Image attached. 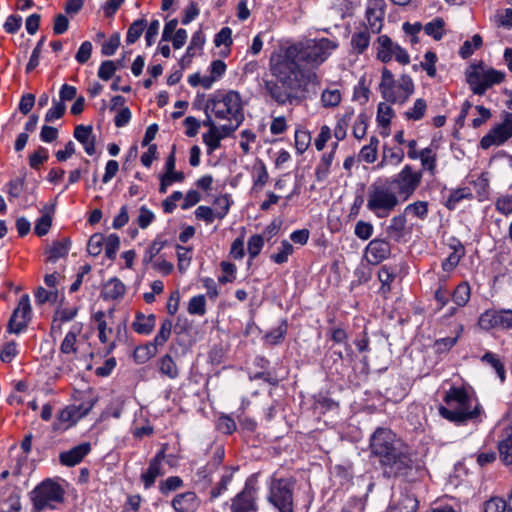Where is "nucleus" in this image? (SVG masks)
Returning a JSON list of instances; mask_svg holds the SVG:
<instances>
[{"label": "nucleus", "instance_id": "1", "mask_svg": "<svg viewBox=\"0 0 512 512\" xmlns=\"http://www.w3.org/2000/svg\"><path fill=\"white\" fill-rule=\"evenodd\" d=\"M371 454L387 478H409L417 470L410 448L389 428L378 427L370 436Z\"/></svg>", "mask_w": 512, "mask_h": 512}, {"label": "nucleus", "instance_id": "2", "mask_svg": "<svg viewBox=\"0 0 512 512\" xmlns=\"http://www.w3.org/2000/svg\"><path fill=\"white\" fill-rule=\"evenodd\" d=\"M271 78H263L265 96L279 106L298 105L302 102L300 93L317 79L312 71H295L279 57L270 63Z\"/></svg>", "mask_w": 512, "mask_h": 512}, {"label": "nucleus", "instance_id": "3", "mask_svg": "<svg viewBox=\"0 0 512 512\" xmlns=\"http://www.w3.org/2000/svg\"><path fill=\"white\" fill-rule=\"evenodd\" d=\"M338 48V42L328 39H307L288 46L279 58L295 71L315 72Z\"/></svg>", "mask_w": 512, "mask_h": 512}, {"label": "nucleus", "instance_id": "4", "mask_svg": "<svg viewBox=\"0 0 512 512\" xmlns=\"http://www.w3.org/2000/svg\"><path fill=\"white\" fill-rule=\"evenodd\" d=\"M443 402L438 407L439 415L456 425H464L481 414L479 403L465 386L450 387L445 392Z\"/></svg>", "mask_w": 512, "mask_h": 512}, {"label": "nucleus", "instance_id": "5", "mask_svg": "<svg viewBox=\"0 0 512 512\" xmlns=\"http://www.w3.org/2000/svg\"><path fill=\"white\" fill-rule=\"evenodd\" d=\"M211 111L218 119L235 120L240 125L244 120L242 99L237 91L214 92L207 100L204 112Z\"/></svg>", "mask_w": 512, "mask_h": 512}, {"label": "nucleus", "instance_id": "6", "mask_svg": "<svg viewBox=\"0 0 512 512\" xmlns=\"http://www.w3.org/2000/svg\"><path fill=\"white\" fill-rule=\"evenodd\" d=\"M399 204L397 193L385 180L370 185L366 206L377 218H387Z\"/></svg>", "mask_w": 512, "mask_h": 512}, {"label": "nucleus", "instance_id": "7", "mask_svg": "<svg viewBox=\"0 0 512 512\" xmlns=\"http://www.w3.org/2000/svg\"><path fill=\"white\" fill-rule=\"evenodd\" d=\"M379 90L386 102L403 105L414 93L415 85L408 74L401 75L399 80L396 81L393 73L384 67Z\"/></svg>", "mask_w": 512, "mask_h": 512}, {"label": "nucleus", "instance_id": "8", "mask_svg": "<svg viewBox=\"0 0 512 512\" xmlns=\"http://www.w3.org/2000/svg\"><path fill=\"white\" fill-rule=\"evenodd\" d=\"M30 499L36 512L57 510L65 501V490L59 482L48 478L30 492Z\"/></svg>", "mask_w": 512, "mask_h": 512}, {"label": "nucleus", "instance_id": "9", "mask_svg": "<svg viewBox=\"0 0 512 512\" xmlns=\"http://www.w3.org/2000/svg\"><path fill=\"white\" fill-rule=\"evenodd\" d=\"M505 73L485 65L483 62L471 65L466 71V81L471 91L483 95L494 85L505 80Z\"/></svg>", "mask_w": 512, "mask_h": 512}, {"label": "nucleus", "instance_id": "10", "mask_svg": "<svg viewBox=\"0 0 512 512\" xmlns=\"http://www.w3.org/2000/svg\"><path fill=\"white\" fill-rule=\"evenodd\" d=\"M294 487L293 478L271 476L267 500L277 512H294Z\"/></svg>", "mask_w": 512, "mask_h": 512}, {"label": "nucleus", "instance_id": "11", "mask_svg": "<svg viewBox=\"0 0 512 512\" xmlns=\"http://www.w3.org/2000/svg\"><path fill=\"white\" fill-rule=\"evenodd\" d=\"M422 180V172L414 171L411 165H405L402 170L385 181L392 187L403 201L408 200L419 187Z\"/></svg>", "mask_w": 512, "mask_h": 512}, {"label": "nucleus", "instance_id": "12", "mask_svg": "<svg viewBox=\"0 0 512 512\" xmlns=\"http://www.w3.org/2000/svg\"><path fill=\"white\" fill-rule=\"evenodd\" d=\"M258 493V473H254L246 479L243 489L231 498V512H257Z\"/></svg>", "mask_w": 512, "mask_h": 512}, {"label": "nucleus", "instance_id": "13", "mask_svg": "<svg viewBox=\"0 0 512 512\" xmlns=\"http://www.w3.org/2000/svg\"><path fill=\"white\" fill-rule=\"evenodd\" d=\"M32 318V308L28 294H23L18 301L16 308L7 324V332L10 334H20L24 332Z\"/></svg>", "mask_w": 512, "mask_h": 512}, {"label": "nucleus", "instance_id": "14", "mask_svg": "<svg viewBox=\"0 0 512 512\" xmlns=\"http://www.w3.org/2000/svg\"><path fill=\"white\" fill-rule=\"evenodd\" d=\"M377 58L383 63L390 62L393 58L402 65L410 62V57L407 51L387 35H381L377 39Z\"/></svg>", "mask_w": 512, "mask_h": 512}, {"label": "nucleus", "instance_id": "15", "mask_svg": "<svg viewBox=\"0 0 512 512\" xmlns=\"http://www.w3.org/2000/svg\"><path fill=\"white\" fill-rule=\"evenodd\" d=\"M512 137V113L504 112L501 123L495 125L488 134L480 140V146L488 149L493 145H502Z\"/></svg>", "mask_w": 512, "mask_h": 512}, {"label": "nucleus", "instance_id": "16", "mask_svg": "<svg viewBox=\"0 0 512 512\" xmlns=\"http://www.w3.org/2000/svg\"><path fill=\"white\" fill-rule=\"evenodd\" d=\"M478 326L485 331L492 329H512V310L488 309L480 314Z\"/></svg>", "mask_w": 512, "mask_h": 512}, {"label": "nucleus", "instance_id": "17", "mask_svg": "<svg viewBox=\"0 0 512 512\" xmlns=\"http://www.w3.org/2000/svg\"><path fill=\"white\" fill-rule=\"evenodd\" d=\"M225 458V449L221 444L211 446V457L208 463L197 469L195 482L203 487L212 484V475L220 467Z\"/></svg>", "mask_w": 512, "mask_h": 512}, {"label": "nucleus", "instance_id": "18", "mask_svg": "<svg viewBox=\"0 0 512 512\" xmlns=\"http://www.w3.org/2000/svg\"><path fill=\"white\" fill-rule=\"evenodd\" d=\"M391 254V245L387 240L374 238L365 248L364 257L371 265H378Z\"/></svg>", "mask_w": 512, "mask_h": 512}, {"label": "nucleus", "instance_id": "19", "mask_svg": "<svg viewBox=\"0 0 512 512\" xmlns=\"http://www.w3.org/2000/svg\"><path fill=\"white\" fill-rule=\"evenodd\" d=\"M165 457V450L161 449L150 460L147 471L141 474V481L143 482L145 489L151 488L154 485L156 478L163 475L162 462Z\"/></svg>", "mask_w": 512, "mask_h": 512}, {"label": "nucleus", "instance_id": "20", "mask_svg": "<svg viewBox=\"0 0 512 512\" xmlns=\"http://www.w3.org/2000/svg\"><path fill=\"white\" fill-rule=\"evenodd\" d=\"M91 451L89 442H83L68 451L59 454V462L66 467H74L79 464Z\"/></svg>", "mask_w": 512, "mask_h": 512}, {"label": "nucleus", "instance_id": "21", "mask_svg": "<svg viewBox=\"0 0 512 512\" xmlns=\"http://www.w3.org/2000/svg\"><path fill=\"white\" fill-rule=\"evenodd\" d=\"M171 506L176 512H195L200 506V499L193 491H186L174 496Z\"/></svg>", "mask_w": 512, "mask_h": 512}, {"label": "nucleus", "instance_id": "22", "mask_svg": "<svg viewBox=\"0 0 512 512\" xmlns=\"http://www.w3.org/2000/svg\"><path fill=\"white\" fill-rule=\"evenodd\" d=\"M92 403H83L79 406L71 405L65 407L58 414V420L62 423H67L66 428L75 424L78 420L86 416L92 409Z\"/></svg>", "mask_w": 512, "mask_h": 512}, {"label": "nucleus", "instance_id": "23", "mask_svg": "<svg viewBox=\"0 0 512 512\" xmlns=\"http://www.w3.org/2000/svg\"><path fill=\"white\" fill-rule=\"evenodd\" d=\"M497 448L503 465H512V423L502 429Z\"/></svg>", "mask_w": 512, "mask_h": 512}, {"label": "nucleus", "instance_id": "24", "mask_svg": "<svg viewBox=\"0 0 512 512\" xmlns=\"http://www.w3.org/2000/svg\"><path fill=\"white\" fill-rule=\"evenodd\" d=\"M216 202L222 206L221 211L214 212L212 208L202 205L195 210V217L198 220H203L206 224H211L215 218H224L229 211V201L226 197H223L222 199H217Z\"/></svg>", "mask_w": 512, "mask_h": 512}, {"label": "nucleus", "instance_id": "25", "mask_svg": "<svg viewBox=\"0 0 512 512\" xmlns=\"http://www.w3.org/2000/svg\"><path fill=\"white\" fill-rule=\"evenodd\" d=\"M384 15L385 10L379 3H374L373 5L368 6L365 13L368 23V27L366 29L373 34L380 33L383 27Z\"/></svg>", "mask_w": 512, "mask_h": 512}, {"label": "nucleus", "instance_id": "26", "mask_svg": "<svg viewBox=\"0 0 512 512\" xmlns=\"http://www.w3.org/2000/svg\"><path fill=\"white\" fill-rule=\"evenodd\" d=\"M71 248V240L68 237H64L60 240L53 241L51 245L45 249L47 255V261L56 263L59 259L65 258Z\"/></svg>", "mask_w": 512, "mask_h": 512}, {"label": "nucleus", "instance_id": "27", "mask_svg": "<svg viewBox=\"0 0 512 512\" xmlns=\"http://www.w3.org/2000/svg\"><path fill=\"white\" fill-rule=\"evenodd\" d=\"M417 509L418 500L409 492H401L398 497L393 499L390 506V512H416Z\"/></svg>", "mask_w": 512, "mask_h": 512}, {"label": "nucleus", "instance_id": "28", "mask_svg": "<svg viewBox=\"0 0 512 512\" xmlns=\"http://www.w3.org/2000/svg\"><path fill=\"white\" fill-rule=\"evenodd\" d=\"M156 325V316L154 314L145 315L137 311L131 328L139 335H150Z\"/></svg>", "mask_w": 512, "mask_h": 512}, {"label": "nucleus", "instance_id": "29", "mask_svg": "<svg viewBox=\"0 0 512 512\" xmlns=\"http://www.w3.org/2000/svg\"><path fill=\"white\" fill-rule=\"evenodd\" d=\"M82 329L83 325L81 323H75L71 326L60 345V352L62 354L69 355L77 353V337L81 334Z\"/></svg>", "mask_w": 512, "mask_h": 512}, {"label": "nucleus", "instance_id": "30", "mask_svg": "<svg viewBox=\"0 0 512 512\" xmlns=\"http://www.w3.org/2000/svg\"><path fill=\"white\" fill-rule=\"evenodd\" d=\"M126 292L124 283L117 277L109 279L101 290V297L104 300H119L122 299Z\"/></svg>", "mask_w": 512, "mask_h": 512}, {"label": "nucleus", "instance_id": "31", "mask_svg": "<svg viewBox=\"0 0 512 512\" xmlns=\"http://www.w3.org/2000/svg\"><path fill=\"white\" fill-rule=\"evenodd\" d=\"M238 470V467L225 466L220 477V480L212 487L210 491V498L216 499L221 496L231 483L234 473Z\"/></svg>", "mask_w": 512, "mask_h": 512}, {"label": "nucleus", "instance_id": "32", "mask_svg": "<svg viewBox=\"0 0 512 512\" xmlns=\"http://www.w3.org/2000/svg\"><path fill=\"white\" fill-rule=\"evenodd\" d=\"M406 223L407 219L403 214L392 217L389 225L386 228L388 237L395 242H400L405 235Z\"/></svg>", "mask_w": 512, "mask_h": 512}, {"label": "nucleus", "instance_id": "33", "mask_svg": "<svg viewBox=\"0 0 512 512\" xmlns=\"http://www.w3.org/2000/svg\"><path fill=\"white\" fill-rule=\"evenodd\" d=\"M107 316L112 319L114 316V309H110ZM92 319L97 324L99 341L101 343H107L108 333L111 334L113 330L107 325L106 313L103 311H98L93 314Z\"/></svg>", "mask_w": 512, "mask_h": 512}, {"label": "nucleus", "instance_id": "34", "mask_svg": "<svg viewBox=\"0 0 512 512\" xmlns=\"http://www.w3.org/2000/svg\"><path fill=\"white\" fill-rule=\"evenodd\" d=\"M453 251L445 258L441 264L443 271L451 272L453 271L457 265L459 264L462 257L465 255V248L460 241H457L455 245L452 246Z\"/></svg>", "mask_w": 512, "mask_h": 512}, {"label": "nucleus", "instance_id": "35", "mask_svg": "<svg viewBox=\"0 0 512 512\" xmlns=\"http://www.w3.org/2000/svg\"><path fill=\"white\" fill-rule=\"evenodd\" d=\"M481 362L491 366L494 369L501 383L506 381V370L504 363L496 353L491 351L485 352L481 357Z\"/></svg>", "mask_w": 512, "mask_h": 512}, {"label": "nucleus", "instance_id": "36", "mask_svg": "<svg viewBox=\"0 0 512 512\" xmlns=\"http://www.w3.org/2000/svg\"><path fill=\"white\" fill-rule=\"evenodd\" d=\"M158 353V347L151 341L135 348L133 359L137 364H144Z\"/></svg>", "mask_w": 512, "mask_h": 512}, {"label": "nucleus", "instance_id": "37", "mask_svg": "<svg viewBox=\"0 0 512 512\" xmlns=\"http://www.w3.org/2000/svg\"><path fill=\"white\" fill-rule=\"evenodd\" d=\"M404 159V151L402 148H389L384 147L382 160L378 163L377 168H382L385 165H399Z\"/></svg>", "mask_w": 512, "mask_h": 512}, {"label": "nucleus", "instance_id": "38", "mask_svg": "<svg viewBox=\"0 0 512 512\" xmlns=\"http://www.w3.org/2000/svg\"><path fill=\"white\" fill-rule=\"evenodd\" d=\"M396 277L395 269L391 266L383 265L378 271V279L381 283L379 292L386 296L391 291V283Z\"/></svg>", "mask_w": 512, "mask_h": 512}, {"label": "nucleus", "instance_id": "39", "mask_svg": "<svg viewBox=\"0 0 512 512\" xmlns=\"http://www.w3.org/2000/svg\"><path fill=\"white\" fill-rule=\"evenodd\" d=\"M334 160V151H330L328 153H324L316 166L315 169V178L318 182H324L329 173L332 162Z\"/></svg>", "mask_w": 512, "mask_h": 512}, {"label": "nucleus", "instance_id": "40", "mask_svg": "<svg viewBox=\"0 0 512 512\" xmlns=\"http://www.w3.org/2000/svg\"><path fill=\"white\" fill-rule=\"evenodd\" d=\"M452 301L457 307H464L471 298V287L468 282H460L451 293Z\"/></svg>", "mask_w": 512, "mask_h": 512}, {"label": "nucleus", "instance_id": "41", "mask_svg": "<svg viewBox=\"0 0 512 512\" xmlns=\"http://www.w3.org/2000/svg\"><path fill=\"white\" fill-rule=\"evenodd\" d=\"M351 47L352 50L357 54H362L370 44V31L364 29L352 34L351 36Z\"/></svg>", "mask_w": 512, "mask_h": 512}, {"label": "nucleus", "instance_id": "42", "mask_svg": "<svg viewBox=\"0 0 512 512\" xmlns=\"http://www.w3.org/2000/svg\"><path fill=\"white\" fill-rule=\"evenodd\" d=\"M463 325H459L458 332L455 337H445L437 339L433 344V349L436 354L441 355L448 353L458 342V339L463 332Z\"/></svg>", "mask_w": 512, "mask_h": 512}, {"label": "nucleus", "instance_id": "43", "mask_svg": "<svg viewBox=\"0 0 512 512\" xmlns=\"http://www.w3.org/2000/svg\"><path fill=\"white\" fill-rule=\"evenodd\" d=\"M167 241L162 237H156L154 241L148 246L143 255V264H151L156 256L160 254Z\"/></svg>", "mask_w": 512, "mask_h": 512}, {"label": "nucleus", "instance_id": "44", "mask_svg": "<svg viewBox=\"0 0 512 512\" xmlns=\"http://www.w3.org/2000/svg\"><path fill=\"white\" fill-rule=\"evenodd\" d=\"M158 365L161 374L167 376L170 379H175L178 377L179 370L171 355L166 354L162 356L159 359Z\"/></svg>", "mask_w": 512, "mask_h": 512}, {"label": "nucleus", "instance_id": "45", "mask_svg": "<svg viewBox=\"0 0 512 512\" xmlns=\"http://www.w3.org/2000/svg\"><path fill=\"white\" fill-rule=\"evenodd\" d=\"M269 179L267 168L263 161H259L258 166L253 171V187L252 190L260 191L266 185Z\"/></svg>", "mask_w": 512, "mask_h": 512}, {"label": "nucleus", "instance_id": "46", "mask_svg": "<svg viewBox=\"0 0 512 512\" xmlns=\"http://www.w3.org/2000/svg\"><path fill=\"white\" fill-rule=\"evenodd\" d=\"M173 322L170 318L162 320L159 330L153 339V343L157 347H162L170 338L172 332Z\"/></svg>", "mask_w": 512, "mask_h": 512}, {"label": "nucleus", "instance_id": "47", "mask_svg": "<svg viewBox=\"0 0 512 512\" xmlns=\"http://www.w3.org/2000/svg\"><path fill=\"white\" fill-rule=\"evenodd\" d=\"M342 100V93L339 89L326 88L321 93V104L325 108H335Z\"/></svg>", "mask_w": 512, "mask_h": 512}, {"label": "nucleus", "instance_id": "48", "mask_svg": "<svg viewBox=\"0 0 512 512\" xmlns=\"http://www.w3.org/2000/svg\"><path fill=\"white\" fill-rule=\"evenodd\" d=\"M428 202L426 201H416L414 203L408 204L404 209L403 215H411L420 220H425L428 216Z\"/></svg>", "mask_w": 512, "mask_h": 512}, {"label": "nucleus", "instance_id": "49", "mask_svg": "<svg viewBox=\"0 0 512 512\" xmlns=\"http://www.w3.org/2000/svg\"><path fill=\"white\" fill-rule=\"evenodd\" d=\"M473 194L468 187L458 188L453 190L446 202V207L450 210L455 209L456 205L463 199H472Z\"/></svg>", "mask_w": 512, "mask_h": 512}, {"label": "nucleus", "instance_id": "50", "mask_svg": "<svg viewBox=\"0 0 512 512\" xmlns=\"http://www.w3.org/2000/svg\"><path fill=\"white\" fill-rule=\"evenodd\" d=\"M472 184L478 201L482 202L487 200L489 197V180L486 175L482 173L472 181Z\"/></svg>", "mask_w": 512, "mask_h": 512}, {"label": "nucleus", "instance_id": "51", "mask_svg": "<svg viewBox=\"0 0 512 512\" xmlns=\"http://www.w3.org/2000/svg\"><path fill=\"white\" fill-rule=\"evenodd\" d=\"M288 323L287 320H281L279 326L275 329H272L265 335V340L270 345H277L282 342L287 334Z\"/></svg>", "mask_w": 512, "mask_h": 512}, {"label": "nucleus", "instance_id": "52", "mask_svg": "<svg viewBox=\"0 0 512 512\" xmlns=\"http://www.w3.org/2000/svg\"><path fill=\"white\" fill-rule=\"evenodd\" d=\"M426 110V101L423 98H418L413 106L404 113V116L407 120L419 121L424 117Z\"/></svg>", "mask_w": 512, "mask_h": 512}, {"label": "nucleus", "instance_id": "53", "mask_svg": "<svg viewBox=\"0 0 512 512\" xmlns=\"http://www.w3.org/2000/svg\"><path fill=\"white\" fill-rule=\"evenodd\" d=\"M177 259H178V270L184 273L191 264L193 249L191 247H184L176 245Z\"/></svg>", "mask_w": 512, "mask_h": 512}, {"label": "nucleus", "instance_id": "54", "mask_svg": "<svg viewBox=\"0 0 512 512\" xmlns=\"http://www.w3.org/2000/svg\"><path fill=\"white\" fill-rule=\"evenodd\" d=\"M444 26V20L440 17H437L425 24L424 31L427 35L433 37L435 40H441L444 35Z\"/></svg>", "mask_w": 512, "mask_h": 512}, {"label": "nucleus", "instance_id": "55", "mask_svg": "<svg viewBox=\"0 0 512 512\" xmlns=\"http://www.w3.org/2000/svg\"><path fill=\"white\" fill-rule=\"evenodd\" d=\"M146 25H147L146 19L135 20L129 26V28L127 30L126 43L127 44L135 43L141 37Z\"/></svg>", "mask_w": 512, "mask_h": 512}, {"label": "nucleus", "instance_id": "56", "mask_svg": "<svg viewBox=\"0 0 512 512\" xmlns=\"http://www.w3.org/2000/svg\"><path fill=\"white\" fill-rule=\"evenodd\" d=\"M367 495L363 497H350L339 512H365Z\"/></svg>", "mask_w": 512, "mask_h": 512}, {"label": "nucleus", "instance_id": "57", "mask_svg": "<svg viewBox=\"0 0 512 512\" xmlns=\"http://www.w3.org/2000/svg\"><path fill=\"white\" fill-rule=\"evenodd\" d=\"M394 116V110L387 103L381 102L377 109V122L379 126L387 129L391 123V119Z\"/></svg>", "mask_w": 512, "mask_h": 512}, {"label": "nucleus", "instance_id": "58", "mask_svg": "<svg viewBox=\"0 0 512 512\" xmlns=\"http://www.w3.org/2000/svg\"><path fill=\"white\" fill-rule=\"evenodd\" d=\"M24 187H25V177H17V178L11 179L5 185V191L8 194L9 201H12L13 199L20 197L21 193L24 190Z\"/></svg>", "mask_w": 512, "mask_h": 512}, {"label": "nucleus", "instance_id": "59", "mask_svg": "<svg viewBox=\"0 0 512 512\" xmlns=\"http://www.w3.org/2000/svg\"><path fill=\"white\" fill-rule=\"evenodd\" d=\"M293 251V245L288 240H282L279 252L272 254L270 259L276 264H284L288 262V258L293 253Z\"/></svg>", "mask_w": 512, "mask_h": 512}, {"label": "nucleus", "instance_id": "60", "mask_svg": "<svg viewBox=\"0 0 512 512\" xmlns=\"http://www.w3.org/2000/svg\"><path fill=\"white\" fill-rule=\"evenodd\" d=\"M184 485V482L179 476H170L159 483V491L163 495H168L171 492L177 491Z\"/></svg>", "mask_w": 512, "mask_h": 512}, {"label": "nucleus", "instance_id": "61", "mask_svg": "<svg viewBox=\"0 0 512 512\" xmlns=\"http://www.w3.org/2000/svg\"><path fill=\"white\" fill-rule=\"evenodd\" d=\"M187 311L190 315L204 316L206 313L205 296H193L188 302Z\"/></svg>", "mask_w": 512, "mask_h": 512}, {"label": "nucleus", "instance_id": "62", "mask_svg": "<svg viewBox=\"0 0 512 512\" xmlns=\"http://www.w3.org/2000/svg\"><path fill=\"white\" fill-rule=\"evenodd\" d=\"M264 247V238L260 234L252 235L247 243V250L249 254V261L254 260Z\"/></svg>", "mask_w": 512, "mask_h": 512}, {"label": "nucleus", "instance_id": "63", "mask_svg": "<svg viewBox=\"0 0 512 512\" xmlns=\"http://www.w3.org/2000/svg\"><path fill=\"white\" fill-rule=\"evenodd\" d=\"M418 159L421 160V164L423 169L434 172L436 168V154L433 153L431 147H426L419 151Z\"/></svg>", "mask_w": 512, "mask_h": 512}, {"label": "nucleus", "instance_id": "64", "mask_svg": "<svg viewBox=\"0 0 512 512\" xmlns=\"http://www.w3.org/2000/svg\"><path fill=\"white\" fill-rule=\"evenodd\" d=\"M104 246H105V256L109 260H114L117 254V251L120 247V238L117 234H110L108 237H104Z\"/></svg>", "mask_w": 512, "mask_h": 512}]
</instances>
